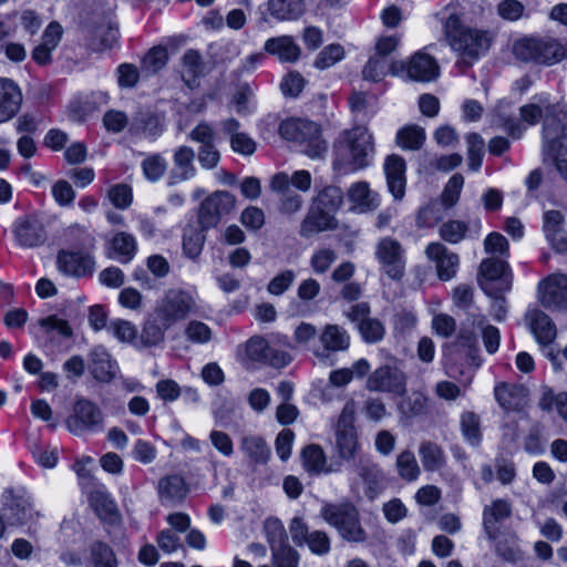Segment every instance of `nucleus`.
<instances>
[{"mask_svg": "<svg viewBox=\"0 0 567 567\" xmlns=\"http://www.w3.org/2000/svg\"><path fill=\"white\" fill-rule=\"evenodd\" d=\"M241 451L257 464H265L270 457V449L260 436L247 435L241 439Z\"/></svg>", "mask_w": 567, "mask_h": 567, "instance_id": "obj_42", "label": "nucleus"}, {"mask_svg": "<svg viewBox=\"0 0 567 567\" xmlns=\"http://www.w3.org/2000/svg\"><path fill=\"white\" fill-rule=\"evenodd\" d=\"M467 231V225L460 220H449L440 227V236L450 244L460 243Z\"/></svg>", "mask_w": 567, "mask_h": 567, "instance_id": "obj_60", "label": "nucleus"}, {"mask_svg": "<svg viewBox=\"0 0 567 567\" xmlns=\"http://www.w3.org/2000/svg\"><path fill=\"white\" fill-rule=\"evenodd\" d=\"M506 270L505 261L497 258L484 259L480 265L478 285L482 287L483 282H488L492 287H502V279L508 278L512 281V276Z\"/></svg>", "mask_w": 567, "mask_h": 567, "instance_id": "obj_34", "label": "nucleus"}, {"mask_svg": "<svg viewBox=\"0 0 567 567\" xmlns=\"http://www.w3.org/2000/svg\"><path fill=\"white\" fill-rule=\"evenodd\" d=\"M355 472L365 485V495L373 499L383 488L384 476L380 467L370 457L361 456L355 464Z\"/></svg>", "mask_w": 567, "mask_h": 567, "instance_id": "obj_24", "label": "nucleus"}, {"mask_svg": "<svg viewBox=\"0 0 567 567\" xmlns=\"http://www.w3.org/2000/svg\"><path fill=\"white\" fill-rule=\"evenodd\" d=\"M194 159L195 151L190 146H178L173 153V168L168 175V185L174 186L194 178L197 174Z\"/></svg>", "mask_w": 567, "mask_h": 567, "instance_id": "obj_20", "label": "nucleus"}, {"mask_svg": "<svg viewBox=\"0 0 567 567\" xmlns=\"http://www.w3.org/2000/svg\"><path fill=\"white\" fill-rule=\"evenodd\" d=\"M405 161L396 154L389 155L383 164L389 192L396 200L402 199L405 194Z\"/></svg>", "mask_w": 567, "mask_h": 567, "instance_id": "obj_22", "label": "nucleus"}, {"mask_svg": "<svg viewBox=\"0 0 567 567\" xmlns=\"http://www.w3.org/2000/svg\"><path fill=\"white\" fill-rule=\"evenodd\" d=\"M538 299L547 309L567 310V276L554 274L542 280Z\"/></svg>", "mask_w": 567, "mask_h": 567, "instance_id": "obj_14", "label": "nucleus"}, {"mask_svg": "<svg viewBox=\"0 0 567 567\" xmlns=\"http://www.w3.org/2000/svg\"><path fill=\"white\" fill-rule=\"evenodd\" d=\"M464 185V177L456 173L447 182L442 193V202L446 207L454 206L458 199Z\"/></svg>", "mask_w": 567, "mask_h": 567, "instance_id": "obj_59", "label": "nucleus"}, {"mask_svg": "<svg viewBox=\"0 0 567 567\" xmlns=\"http://www.w3.org/2000/svg\"><path fill=\"white\" fill-rule=\"evenodd\" d=\"M303 466L307 472L313 474L337 473L341 471V462H332L327 465L326 454L319 445H308L302 451Z\"/></svg>", "mask_w": 567, "mask_h": 567, "instance_id": "obj_31", "label": "nucleus"}, {"mask_svg": "<svg viewBox=\"0 0 567 567\" xmlns=\"http://www.w3.org/2000/svg\"><path fill=\"white\" fill-rule=\"evenodd\" d=\"M13 235L19 246L34 248L47 240V231L41 219L34 215L18 218L13 224Z\"/></svg>", "mask_w": 567, "mask_h": 567, "instance_id": "obj_15", "label": "nucleus"}, {"mask_svg": "<svg viewBox=\"0 0 567 567\" xmlns=\"http://www.w3.org/2000/svg\"><path fill=\"white\" fill-rule=\"evenodd\" d=\"M187 493L188 487L181 475H167L158 481V496L163 505H177Z\"/></svg>", "mask_w": 567, "mask_h": 567, "instance_id": "obj_28", "label": "nucleus"}, {"mask_svg": "<svg viewBox=\"0 0 567 567\" xmlns=\"http://www.w3.org/2000/svg\"><path fill=\"white\" fill-rule=\"evenodd\" d=\"M386 72L388 62L385 58L375 54L371 56L364 65L362 75L364 80L379 82L385 76Z\"/></svg>", "mask_w": 567, "mask_h": 567, "instance_id": "obj_57", "label": "nucleus"}, {"mask_svg": "<svg viewBox=\"0 0 567 567\" xmlns=\"http://www.w3.org/2000/svg\"><path fill=\"white\" fill-rule=\"evenodd\" d=\"M56 266L59 271L65 276L82 278L94 272L95 260L87 251L62 249L58 252Z\"/></svg>", "mask_w": 567, "mask_h": 567, "instance_id": "obj_12", "label": "nucleus"}, {"mask_svg": "<svg viewBox=\"0 0 567 567\" xmlns=\"http://www.w3.org/2000/svg\"><path fill=\"white\" fill-rule=\"evenodd\" d=\"M374 257L380 265V271L394 281L401 280L405 275V249L402 244L385 236L375 244Z\"/></svg>", "mask_w": 567, "mask_h": 567, "instance_id": "obj_8", "label": "nucleus"}, {"mask_svg": "<svg viewBox=\"0 0 567 567\" xmlns=\"http://www.w3.org/2000/svg\"><path fill=\"white\" fill-rule=\"evenodd\" d=\"M395 466L399 476L406 482H414L421 474L415 455L410 450H404L398 454Z\"/></svg>", "mask_w": 567, "mask_h": 567, "instance_id": "obj_47", "label": "nucleus"}, {"mask_svg": "<svg viewBox=\"0 0 567 567\" xmlns=\"http://www.w3.org/2000/svg\"><path fill=\"white\" fill-rule=\"evenodd\" d=\"M426 257L436 265L437 276L441 280H451L455 277L460 259L457 254L449 250L441 243H431L425 249Z\"/></svg>", "mask_w": 567, "mask_h": 567, "instance_id": "obj_19", "label": "nucleus"}, {"mask_svg": "<svg viewBox=\"0 0 567 567\" xmlns=\"http://www.w3.org/2000/svg\"><path fill=\"white\" fill-rule=\"evenodd\" d=\"M91 504L100 516L111 517L116 512V505L109 494L96 491L91 494Z\"/></svg>", "mask_w": 567, "mask_h": 567, "instance_id": "obj_63", "label": "nucleus"}, {"mask_svg": "<svg viewBox=\"0 0 567 567\" xmlns=\"http://www.w3.org/2000/svg\"><path fill=\"white\" fill-rule=\"evenodd\" d=\"M109 330L121 342L133 344L136 349L154 347L155 344H146L143 340V331L138 336L136 327L123 319H116L111 322Z\"/></svg>", "mask_w": 567, "mask_h": 567, "instance_id": "obj_36", "label": "nucleus"}, {"mask_svg": "<svg viewBox=\"0 0 567 567\" xmlns=\"http://www.w3.org/2000/svg\"><path fill=\"white\" fill-rule=\"evenodd\" d=\"M440 68L431 55L416 52L408 62V78L419 82H430L439 76Z\"/></svg>", "mask_w": 567, "mask_h": 567, "instance_id": "obj_25", "label": "nucleus"}, {"mask_svg": "<svg viewBox=\"0 0 567 567\" xmlns=\"http://www.w3.org/2000/svg\"><path fill=\"white\" fill-rule=\"evenodd\" d=\"M423 127L412 124L401 128L396 134V143L402 150L417 151L425 141Z\"/></svg>", "mask_w": 567, "mask_h": 567, "instance_id": "obj_46", "label": "nucleus"}, {"mask_svg": "<svg viewBox=\"0 0 567 567\" xmlns=\"http://www.w3.org/2000/svg\"><path fill=\"white\" fill-rule=\"evenodd\" d=\"M373 153L372 135L367 127L346 130L334 143L333 168L343 173L365 168Z\"/></svg>", "mask_w": 567, "mask_h": 567, "instance_id": "obj_3", "label": "nucleus"}, {"mask_svg": "<svg viewBox=\"0 0 567 567\" xmlns=\"http://www.w3.org/2000/svg\"><path fill=\"white\" fill-rule=\"evenodd\" d=\"M365 389L370 392L403 396L406 393V375L396 364L385 363L368 375Z\"/></svg>", "mask_w": 567, "mask_h": 567, "instance_id": "obj_9", "label": "nucleus"}, {"mask_svg": "<svg viewBox=\"0 0 567 567\" xmlns=\"http://www.w3.org/2000/svg\"><path fill=\"white\" fill-rule=\"evenodd\" d=\"M38 323L48 334L55 331L59 336L65 339L73 337V329L69 322L55 315L41 318Z\"/></svg>", "mask_w": 567, "mask_h": 567, "instance_id": "obj_55", "label": "nucleus"}, {"mask_svg": "<svg viewBox=\"0 0 567 567\" xmlns=\"http://www.w3.org/2000/svg\"><path fill=\"white\" fill-rule=\"evenodd\" d=\"M446 39L451 48L456 51L465 68L484 54L491 45V37L487 32L462 25L460 19L455 14H451L444 24Z\"/></svg>", "mask_w": 567, "mask_h": 567, "instance_id": "obj_4", "label": "nucleus"}, {"mask_svg": "<svg viewBox=\"0 0 567 567\" xmlns=\"http://www.w3.org/2000/svg\"><path fill=\"white\" fill-rule=\"evenodd\" d=\"M511 288L512 282L508 278L502 279V287H492L488 285V282L482 284V289L484 292L492 298L491 313L493 318L498 322L505 320L506 318L507 303L503 295L509 291Z\"/></svg>", "mask_w": 567, "mask_h": 567, "instance_id": "obj_35", "label": "nucleus"}, {"mask_svg": "<svg viewBox=\"0 0 567 567\" xmlns=\"http://www.w3.org/2000/svg\"><path fill=\"white\" fill-rule=\"evenodd\" d=\"M22 101L19 85L11 79L0 78V124L10 121L19 113Z\"/></svg>", "mask_w": 567, "mask_h": 567, "instance_id": "obj_21", "label": "nucleus"}, {"mask_svg": "<svg viewBox=\"0 0 567 567\" xmlns=\"http://www.w3.org/2000/svg\"><path fill=\"white\" fill-rule=\"evenodd\" d=\"M513 54L523 62L553 65L567 58V48L554 38H522L515 41Z\"/></svg>", "mask_w": 567, "mask_h": 567, "instance_id": "obj_5", "label": "nucleus"}, {"mask_svg": "<svg viewBox=\"0 0 567 567\" xmlns=\"http://www.w3.org/2000/svg\"><path fill=\"white\" fill-rule=\"evenodd\" d=\"M181 65L183 81L188 87H194L204 70L202 54L194 49L187 50L182 56Z\"/></svg>", "mask_w": 567, "mask_h": 567, "instance_id": "obj_38", "label": "nucleus"}, {"mask_svg": "<svg viewBox=\"0 0 567 567\" xmlns=\"http://www.w3.org/2000/svg\"><path fill=\"white\" fill-rule=\"evenodd\" d=\"M269 13L278 20H296L305 11L303 0H268Z\"/></svg>", "mask_w": 567, "mask_h": 567, "instance_id": "obj_41", "label": "nucleus"}, {"mask_svg": "<svg viewBox=\"0 0 567 567\" xmlns=\"http://www.w3.org/2000/svg\"><path fill=\"white\" fill-rule=\"evenodd\" d=\"M358 330L367 343H378L385 334L383 323L375 318H369L358 324Z\"/></svg>", "mask_w": 567, "mask_h": 567, "instance_id": "obj_53", "label": "nucleus"}, {"mask_svg": "<svg viewBox=\"0 0 567 567\" xmlns=\"http://www.w3.org/2000/svg\"><path fill=\"white\" fill-rule=\"evenodd\" d=\"M348 198L353 208L359 213H368L377 209L380 205L379 195L370 189L367 182H357L348 189Z\"/></svg>", "mask_w": 567, "mask_h": 567, "instance_id": "obj_29", "label": "nucleus"}, {"mask_svg": "<svg viewBox=\"0 0 567 567\" xmlns=\"http://www.w3.org/2000/svg\"><path fill=\"white\" fill-rule=\"evenodd\" d=\"M419 456L425 472H440L446 465L444 449L429 440H424L419 446Z\"/></svg>", "mask_w": 567, "mask_h": 567, "instance_id": "obj_32", "label": "nucleus"}, {"mask_svg": "<svg viewBox=\"0 0 567 567\" xmlns=\"http://www.w3.org/2000/svg\"><path fill=\"white\" fill-rule=\"evenodd\" d=\"M66 427L75 435L100 431L103 427V413L92 401L80 399L74 404L73 414L66 420Z\"/></svg>", "mask_w": 567, "mask_h": 567, "instance_id": "obj_11", "label": "nucleus"}, {"mask_svg": "<svg viewBox=\"0 0 567 567\" xmlns=\"http://www.w3.org/2000/svg\"><path fill=\"white\" fill-rule=\"evenodd\" d=\"M90 370L95 380L109 383L116 377L118 367L104 347L96 346L90 353Z\"/></svg>", "mask_w": 567, "mask_h": 567, "instance_id": "obj_23", "label": "nucleus"}, {"mask_svg": "<svg viewBox=\"0 0 567 567\" xmlns=\"http://www.w3.org/2000/svg\"><path fill=\"white\" fill-rule=\"evenodd\" d=\"M344 56V50L340 44H329L315 60V66L320 70L334 65Z\"/></svg>", "mask_w": 567, "mask_h": 567, "instance_id": "obj_58", "label": "nucleus"}, {"mask_svg": "<svg viewBox=\"0 0 567 567\" xmlns=\"http://www.w3.org/2000/svg\"><path fill=\"white\" fill-rule=\"evenodd\" d=\"M445 373L452 379L460 380L461 385L451 381H440L436 383L434 392L442 400L455 401L460 396L464 395L466 388L472 381V375L467 377L465 380H461V377L464 375L465 372L463 370H457L454 364H447Z\"/></svg>", "mask_w": 567, "mask_h": 567, "instance_id": "obj_27", "label": "nucleus"}, {"mask_svg": "<svg viewBox=\"0 0 567 567\" xmlns=\"http://www.w3.org/2000/svg\"><path fill=\"white\" fill-rule=\"evenodd\" d=\"M338 220L334 215L311 203L305 218L300 224L299 235L310 238L317 234L334 230Z\"/></svg>", "mask_w": 567, "mask_h": 567, "instance_id": "obj_16", "label": "nucleus"}, {"mask_svg": "<svg viewBox=\"0 0 567 567\" xmlns=\"http://www.w3.org/2000/svg\"><path fill=\"white\" fill-rule=\"evenodd\" d=\"M322 349L313 350L320 361H328L331 352L344 351L350 346L348 332L338 324H327L319 336Z\"/></svg>", "mask_w": 567, "mask_h": 567, "instance_id": "obj_18", "label": "nucleus"}, {"mask_svg": "<svg viewBox=\"0 0 567 567\" xmlns=\"http://www.w3.org/2000/svg\"><path fill=\"white\" fill-rule=\"evenodd\" d=\"M111 203L118 209H126L133 200L132 188L126 184H116L109 190Z\"/></svg>", "mask_w": 567, "mask_h": 567, "instance_id": "obj_62", "label": "nucleus"}, {"mask_svg": "<svg viewBox=\"0 0 567 567\" xmlns=\"http://www.w3.org/2000/svg\"><path fill=\"white\" fill-rule=\"evenodd\" d=\"M168 61V53L165 47L152 48L142 60V71L147 74H155L162 70Z\"/></svg>", "mask_w": 567, "mask_h": 567, "instance_id": "obj_50", "label": "nucleus"}, {"mask_svg": "<svg viewBox=\"0 0 567 567\" xmlns=\"http://www.w3.org/2000/svg\"><path fill=\"white\" fill-rule=\"evenodd\" d=\"M271 560L274 567H298L299 554L295 548L285 544L271 548Z\"/></svg>", "mask_w": 567, "mask_h": 567, "instance_id": "obj_54", "label": "nucleus"}, {"mask_svg": "<svg viewBox=\"0 0 567 567\" xmlns=\"http://www.w3.org/2000/svg\"><path fill=\"white\" fill-rule=\"evenodd\" d=\"M270 188L278 195L280 213L293 215L302 208L303 199L290 187L287 173L275 174L270 181Z\"/></svg>", "mask_w": 567, "mask_h": 567, "instance_id": "obj_17", "label": "nucleus"}, {"mask_svg": "<svg viewBox=\"0 0 567 567\" xmlns=\"http://www.w3.org/2000/svg\"><path fill=\"white\" fill-rule=\"evenodd\" d=\"M187 341L195 344H206L213 339V330L199 320H190L184 329Z\"/></svg>", "mask_w": 567, "mask_h": 567, "instance_id": "obj_51", "label": "nucleus"}, {"mask_svg": "<svg viewBox=\"0 0 567 567\" xmlns=\"http://www.w3.org/2000/svg\"><path fill=\"white\" fill-rule=\"evenodd\" d=\"M524 388L509 383H499L494 389V395L499 406L507 411L520 408L524 399Z\"/></svg>", "mask_w": 567, "mask_h": 567, "instance_id": "obj_37", "label": "nucleus"}, {"mask_svg": "<svg viewBox=\"0 0 567 567\" xmlns=\"http://www.w3.org/2000/svg\"><path fill=\"white\" fill-rule=\"evenodd\" d=\"M312 203L336 216L343 204V192L334 185L326 186L313 197Z\"/></svg>", "mask_w": 567, "mask_h": 567, "instance_id": "obj_43", "label": "nucleus"}, {"mask_svg": "<svg viewBox=\"0 0 567 567\" xmlns=\"http://www.w3.org/2000/svg\"><path fill=\"white\" fill-rule=\"evenodd\" d=\"M205 229L188 228L183 235V251L186 257L195 260L202 254L206 236Z\"/></svg>", "mask_w": 567, "mask_h": 567, "instance_id": "obj_48", "label": "nucleus"}, {"mask_svg": "<svg viewBox=\"0 0 567 567\" xmlns=\"http://www.w3.org/2000/svg\"><path fill=\"white\" fill-rule=\"evenodd\" d=\"M52 196L58 205L71 206L75 199V192L68 181L60 179L52 186Z\"/></svg>", "mask_w": 567, "mask_h": 567, "instance_id": "obj_64", "label": "nucleus"}, {"mask_svg": "<svg viewBox=\"0 0 567 567\" xmlns=\"http://www.w3.org/2000/svg\"><path fill=\"white\" fill-rule=\"evenodd\" d=\"M336 450L340 460L353 461L359 452L357 432L338 431L336 433Z\"/></svg>", "mask_w": 567, "mask_h": 567, "instance_id": "obj_45", "label": "nucleus"}, {"mask_svg": "<svg viewBox=\"0 0 567 567\" xmlns=\"http://www.w3.org/2000/svg\"><path fill=\"white\" fill-rule=\"evenodd\" d=\"M511 513V505L503 499H496L491 506L484 508L483 526L489 539L496 538L495 525L509 517Z\"/></svg>", "mask_w": 567, "mask_h": 567, "instance_id": "obj_39", "label": "nucleus"}, {"mask_svg": "<svg viewBox=\"0 0 567 567\" xmlns=\"http://www.w3.org/2000/svg\"><path fill=\"white\" fill-rule=\"evenodd\" d=\"M89 559L93 567H118L114 550L103 542H93L89 547Z\"/></svg>", "mask_w": 567, "mask_h": 567, "instance_id": "obj_44", "label": "nucleus"}, {"mask_svg": "<svg viewBox=\"0 0 567 567\" xmlns=\"http://www.w3.org/2000/svg\"><path fill=\"white\" fill-rule=\"evenodd\" d=\"M145 177L151 182H157L167 169V163L159 154L151 155L142 162Z\"/></svg>", "mask_w": 567, "mask_h": 567, "instance_id": "obj_56", "label": "nucleus"}, {"mask_svg": "<svg viewBox=\"0 0 567 567\" xmlns=\"http://www.w3.org/2000/svg\"><path fill=\"white\" fill-rule=\"evenodd\" d=\"M4 514L11 525H23L34 516L30 496L23 489H6L2 494Z\"/></svg>", "mask_w": 567, "mask_h": 567, "instance_id": "obj_13", "label": "nucleus"}, {"mask_svg": "<svg viewBox=\"0 0 567 567\" xmlns=\"http://www.w3.org/2000/svg\"><path fill=\"white\" fill-rule=\"evenodd\" d=\"M236 206V197L227 190H216L208 195L198 209V223L203 229L216 227L224 216Z\"/></svg>", "mask_w": 567, "mask_h": 567, "instance_id": "obj_10", "label": "nucleus"}, {"mask_svg": "<svg viewBox=\"0 0 567 567\" xmlns=\"http://www.w3.org/2000/svg\"><path fill=\"white\" fill-rule=\"evenodd\" d=\"M137 250L136 239L132 234L125 231L116 233L110 241L111 258L117 259L120 262H130Z\"/></svg>", "mask_w": 567, "mask_h": 567, "instance_id": "obj_33", "label": "nucleus"}, {"mask_svg": "<svg viewBox=\"0 0 567 567\" xmlns=\"http://www.w3.org/2000/svg\"><path fill=\"white\" fill-rule=\"evenodd\" d=\"M264 50L278 58L280 62L293 63L300 56V48L290 35L270 38L265 42Z\"/></svg>", "mask_w": 567, "mask_h": 567, "instance_id": "obj_30", "label": "nucleus"}, {"mask_svg": "<svg viewBox=\"0 0 567 567\" xmlns=\"http://www.w3.org/2000/svg\"><path fill=\"white\" fill-rule=\"evenodd\" d=\"M320 516L333 526L343 539L355 543L365 539V533L361 527L359 513L354 505L350 503H328L321 507Z\"/></svg>", "mask_w": 567, "mask_h": 567, "instance_id": "obj_7", "label": "nucleus"}, {"mask_svg": "<svg viewBox=\"0 0 567 567\" xmlns=\"http://www.w3.org/2000/svg\"><path fill=\"white\" fill-rule=\"evenodd\" d=\"M130 131L133 134L154 138L162 133L163 127L156 115L148 111H141L132 118Z\"/></svg>", "mask_w": 567, "mask_h": 567, "instance_id": "obj_40", "label": "nucleus"}, {"mask_svg": "<svg viewBox=\"0 0 567 567\" xmlns=\"http://www.w3.org/2000/svg\"><path fill=\"white\" fill-rule=\"evenodd\" d=\"M522 118L529 125H535L544 117L543 155L553 156L560 176L567 182V110L561 103L550 104L546 96H540L538 103L520 107Z\"/></svg>", "mask_w": 567, "mask_h": 567, "instance_id": "obj_1", "label": "nucleus"}, {"mask_svg": "<svg viewBox=\"0 0 567 567\" xmlns=\"http://www.w3.org/2000/svg\"><path fill=\"white\" fill-rule=\"evenodd\" d=\"M465 142L467 146L468 168L473 172H477L483 163L485 142L477 133L466 135Z\"/></svg>", "mask_w": 567, "mask_h": 567, "instance_id": "obj_49", "label": "nucleus"}, {"mask_svg": "<svg viewBox=\"0 0 567 567\" xmlns=\"http://www.w3.org/2000/svg\"><path fill=\"white\" fill-rule=\"evenodd\" d=\"M525 318L538 343L547 346L555 340L556 326L545 312L539 309H530L526 312Z\"/></svg>", "mask_w": 567, "mask_h": 567, "instance_id": "obj_26", "label": "nucleus"}, {"mask_svg": "<svg viewBox=\"0 0 567 567\" xmlns=\"http://www.w3.org/2000/svg\"><path fill=\"white\" fill-rule=\"evenodd\" d=\"M279 134L282 138L298 143L302 152L311 158L320 157L327 150L321 138V130L312 121L289 118L279 125Z\"/></svg>", "mask_w": 567, "mask_h": 567, "instance_id": "obj_6", "label": "nucleus"}, {"mask_svg": "<svg viewBox=\"0 0 567 567\" xmlns=\"http://www.w3.org/2000/svg\"><path fill=\"white\" fill-rule=\"evenodd\" d=\"M198 313L195 296L182 288H171L159 298L143 324V340L146 344H159L165 332L176 323Z\"/></svg>", "mask_w": 567, "mask_h": 567, "instance_id": "obj_2", "label": "nucleus"}, {"mask_svg": "<svg viewBox=\"0 0 567 567\" xmlns=\"http://www.w3.org/2000/svg\"><path fill=\"white\" fill-rule=\"evenodd\" d=\"M461 431L464 439L473 446L481 442L480 417L473 412H464L461 415Z\"/></svg>", "mask_w": 567, "mask_h": 567, "instance_id": "obj_52", "label": "nucleus"}, {"mask_svg": "<svg viewBox=\"0 0 567 567\" xmlns=\"http://www.w3.org/2000/svg\"><path fill=\"white\" fill-rule=\"evenodd\" d=\"M265 532L270 549L285 545L287 538L286 530L281 522L277 518H267L265 522Z\"/></svg>", "mask_w": 567, "mask_h": 567, "instance_id": "obj_61", "label": "nucleus"}]
</instances>
